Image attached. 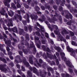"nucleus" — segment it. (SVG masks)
I'll return each instance as SVG.
<instances>
[{
  "label": "nucleus",
  "mask_w": 77,
  "mask_h": 77,
  "mask_svg": "<svg viewBox=\"0 0 77 77\" xmlns=\"http://www.w3.org/2000/svg\"><path fill=\"white\" fill-rule=\"evenodd\" d=\"M67 7L68 9H69V10H70V12H71V8H70L71 5H70L69 4V5H68Z\"/></svg>",
  "instance_id": "0e129e2a"
},
{
  "label": "nucleus",
  "mask_w": 77,
  "mask_h": 77,
  "mask_svg": "<svg viewBox=\"0 0 77 77\" xmlns=\"http://www.w3.org/2000/svg\"><path fill=\"white\" fill-rule=\"evenodd\" d=\"M42 56L43 57H44V59H47V55H46V54H45V52L43 53V54L42 55Z\"/></svg>",
  "instance_id": "473e14b6"
},
{
  "label": "nucleus",
  "mask_w": 77,
  "mask_h": 77,
  "mask_svg": "<svg viewBox=\"0 0 77 77\" xmlns=\"http://www.w3.org/2000/svg\"><path fill=\"white\" fill-rule=\"evenodd\" d=\"M35 62L37 63V64L38 65V66H41V64H40V63H39L38 62V60H35Z\"/></svg>",
  "instance_id": "603ef678"
},
{
  "label": "nucleus",
  "mask_w": 77,
  "mask_h": 77,
  "mask_svg": "<svg viewBox=\"0 0 77 77\" xmlns=\"http://www.w3.org/2000/svg\"><path fill=\"white\" fill-rule=\"evenodd\" d=\"M5 44H6L9 47H12V45H11V40H6L5 41Z\"/></svg>",
  "instance_id": "f8f14e48"
},
{
  "label": "nucleus",
  "mask_w": 77,
  "mask_h": 77,
  "mask_svg": "<svg viewBox=\"0 0 77 77\" xmlns=\"http://www.w3.org/2000/svg\"><path fill=\"white\" fill-rule=\"evenodd\" d=\"M12 30L13 32L18 33V29L16 27H14L13 28H12Z\"/></svg>",
  "instance_id": "f3484780"
},
{
  "label": "nucleus",
  "mask_w": 77,
  "mask_h": 77,
  "mask_svg": "<svg viewBox=\"0 0 77 77\" xmlns=\"http://www.w3.org/2000/svg\"><path fill=\"white\" fill-rule=\"evenodd\" d=\"M61 33L63 35H64V34H68L69 32L66 29H64L63 30V31H61Z\"/></svg>",
  "instance_id": "dca6fc26"
},
{
  "label": "nucleus",
  "mask_w": 77,
  "mask_h": 77,
  "mask_svg": "<svg viewBox=\"0 0 77 77\" xmlns=\"http://www.w3.org/2000/svg\"><path fill=\"white\" fill-rule=\"evenodd\" d=\"M24 6L25 8H26V9H28L29 8V6L27 5L26 4H25Z\"/></svg>",
  "instance_id": "69168bd1"
},
{
  "label": "nucleus",
  "mask_w": 77,
  "mask_h": 77,
  "mask_svg": "<svg viewBox=\"0 0 77 77\" xmlns=\"http://www.w3.org/2000/svg\"><path fill=\"white\" fill-rule=\"evenodd\" d=\"M9 65H10L11 67H13L14 66V63L12 62H11L9 63Z\"/></svg>",
  "instance_id": "a18cd8bd"
},
{
  "label": "nucleus",
  "mask_w": 77,
  "mask_h": 77,
  "mask_svg": "<svg viewBox=\"0 0 77 77\" xmlns=\"http://www.w3.org/2000/svg\"><path fill=\"white\" fill-rule=\"evenodd\" d=\"M54 49L56 50H57L58 52H60V49L57 46H55L54 47Z\"/></svg>",
  "instance_id": "cd10ccee"
},
{
  "label": "nucleus",
  "mask_w": 77,
  "mask_h": 77,
  "mask_svg": "<svg viewBox=\"0 0 77 77\" xmlns=\"http://www.w3.org/2000/svg\"><path fill=\"white\" fill-rule=\"evenodd\" d=\"M61 77H69V75L68 73H62L61 74Z\"/></svg>",
  "instance_id": "6ab92c4d"
},
{
  "label": "nucleus",
  "mask_w": 77,
  "mask_h": 77,
  "mask_svg": "<svg viewBox=\"0 0 77 77\" xmlns=\"http://www.w3.org/2000/svg\"><path fill=\"white\" fill-rule=\"evenodd\" d=\"M17 8H21V5L20 4H17Z\"/></svg>",
  "instance_id": "bf43d9fd"
},
{
  "label": "nucleus",
  "mask_w": 77,
  "mask_h": 77,
  "mask_svg": "<svg viewBox=\"0 0 77 77\" xmlns=\"http://www.w3.org/2000/svg\"><path fill=\"white\" fill-rule=\"evenodd\" d=\"M69 72H70V73H71V74H72V72H73V70H72V69H71L70 68H69Z\"/></svg>",
  "instance_id": "3c124183"
},
{
  "label": "nucleus",
  "mask_w": 77,
  "mask_h": 77,
  "mask_svg": "<svg viewBox=\"0 0 77 77\" xmlns=\"http://www.w3.org/2000/svg\"><path fill=\"white\" fill-rule=\"evenodd\" d=\"M62 2V1L61 0H56V3L57 5H59V3Z\"/></svg>",
  "instance_id": "c9c22d12"
},
{
  "label": "nucleus",
  "mask_w": 77,
  "mask_h": 77,
  "mask_svg": "<svg viewBox=\"0 0 77 77\" xmlns=\"http://www.w3.org/2000/svg\"><path fill=\"white\" fill-rule=\"evenodd\" d=\"M70 63H71L70 61H67L66 63L68 66H69L70 68H72V65H71Z\"/></svg>",
  "instance_id": "393cba45"
},
{
  "label": "nucleus",
  "mask_w": 77,
  "mask_h": 77,
  "mask_svg": "<svg viewBox=\"0 0 77 77\" xmlns=\"http://www.w3.org/2000/svg\"><path fill=\"white\" fill-rule=\"evenodd\" d=\"M6 12V11L5 10H3L2 11L0 12L1 14L2 15H3V16H5V13Z\"/></svg>",
  "instance_id": "7c9ffc66"
},
{
  "label": "nucleus",
  "mask_w": 77,
  "mask_h": 77,
  "mask_svg": "<svg viewBox=\"0 0 77 77\" xmlns=\"http://www.w3.org/2000/svg\"><path fill=\"white\" fill-rule=\"evenodd\" d=\"M32 43V44H30V47L31 48H35V45H34V44H33V42H31Z\"/></svg>",
  "instance_id": "2f4dec72"
},
{
  "label": "nucleus",
  "mask_w": 77,
  "mask_h": 77,
  "mask_svg": "<svg viewBox=\"0 0 77 77\" xmlns=\"http://www.w3.org/2000/svg\"><path fill=\"white\" fill-rule=\"evenodd\" d=\"M8 23L7 24V26L8 27H10L11 26V27H13V23H12L13 21L11 19H9L8 20Z\"/></svg>",
  "instance_id": "9d476101"
},
{
  "label": "nucleus",
  "mask_w": 77,
  "mask_h": 77,
  "mask_svg": "<svg viewBox=\"0 0 77 77\" xmlns=\"http://www.w3.org/2000/svg\"><path fill=\"white\" fill-rule=\"evenodd\" d=\"M45 34L46 38H49V35H48V33L45 32Z\"/></svg>",
  "instance_id": "de8ad7c7"
},
{
  "label": "nucleus",
  "mask_w": 77,
  "mask_h": 77,
  "mask_svg": "<svg viewBox=\"0 0 77 77\" xmlns=\"http://www.w3.org/2000/svg\"><path fill=\"white\" fill-rule=\"evenodd\" d=\"M11 6L12 8H13V9H17V7L15 6V5L14 3H12L11 4Z\"/></svg>",
  "instance_id": "c85d7f7f"
},
{
  "label": "nucleus",
  "mask_w": 77,
  "mask_h": 77,
  "mask_svg": "<svg viewBox=\"0 0 77 77\" xmlns=\"http://www.w3.org/2000/svg\"><path fill=\"white\" fill-rule=\"evenodd\" d=\"M21 69L23 71H26V69H25V68L23 66H21Z\"/></svg>",
  "instance_id": "338daca9"
},
{
  "label": "nucleus",
  "mask_w": 77,
  "mask_h": 77,
  "mask_svg": "<svg viewBox=\"0 0 77 77\" xmlns=\"http://www.w3.org/2000/svg\"><path fill=\"white\" fill-rule=\"evenodd\" d=\"M29 61L30 63H31V64H33V61L32 57H29Z\"/></svg>",
  "instance_id": "4be33fe9"
},
{
  "label": "nucleus",
  "mask_w": 77,
  "mask_h": 77,
  "mask_svg": "<svg viewBox=\"0 0 77 77\" xmlns=\"http://www.w3.org/2000/svg\"><path fill=\"white\" fill-rule=\"evenodd\" d=\"M47 18L48 19V20L50 23H55V21H56L57 20L56 17H52L51 18V19L49 17H48Z\"/></svg>",
  "instance_id": "20e7f679"
},
{
  "label": "nucleus",
  "mask_w": 77,
  "mask_h": 77,
  "mask_svg": "<svg viewBox=\"0 0 77 77\" xmlns=\"http://www.w3.org/2000/svg\"><path fill=\"white\" fill-rule=\"evenodd\" d=\"M17 15L18 14H17L14 16V17H13V19L14 20H17V17H18V16H17Z\"/></svg>",
  "instance_id": "774afa93"
},
{
  "label": "nucleus",
  "mask_w": 77,
  "mask_h": 77,
  "mask_svg": "<svg viewBox=\"0 0 77 77\" xmlns=\"http://www.w3.org/2000/svg\"><path fill=\"white\" fill-rule=\"evenodd\" d=\"M41 19L39 18L38 19V20L41 21V23H43V21H45L46 20V17H45L44 15H43L41 17Z\"/></svg>",
  "instance_id": "6e6552de"
},
{
  "label": "nucleus",
  "mask_w": 77,
  "mask_h": 77,
  "mask_svg": "<svg viewBox=\"0 0 77 77\" xmlns=\"http://www.w3.org/2000/svg\"><path fill=\"white\" fill-rule=\"evenodd\" d=\"M41 42L43 44H45L46 43V42L45 41V40L44 39H42L41 41Z\"/></svg>",
  "instance_id": "5fc2aeb1"
},
{
  "label": "nucleus",
  "mask_w": 77,
  "mask_h": 77,
  "mask_svg": "<svg viewBox=\"0 0 77 77\" xmlns=\"http://www.w3.org/2000/svg\"><path fill=\"white\" fill-rule=\"evenodd\" d=\"M53 8L55 10H57V7L56 5H54L53 6Z\"/></svg>",
  "instance_id": "79ce46f5"
},
{
  "label": "nucleus",
  "mask_w": 77,
  "mask_h": 77,
  "mask_svg": "<svg viewBox=\"0 0 77 77\" xmlns=\"http://www.w3.org/2000/svg\"><path fill=\"white\" fill-rule=\"evenodd\" d=\"M36 13L38 16H41L42 15V13L39 11H37Z\"/></svg>",
  "instance_id": "4c0bfd02"
},
{
  "label": "nucleus",
  "mask_w": 77,
  "mask_h": 77,
  "mask_svg": "<svg viewBox=\"0 0 77 77\" xmlns=\"http://www.w3.org/2000/svg\"><path fill=\"white\" fill-rule=\"evenodd\" d=\"M48 71V72H50V71L51 72L52 74H53L54 73V70H53V69L51 68V67H47Z\"/></svg>",
  "instance_id": "4468645a"
},
{
  "label": "nucleus",
  "mask_w": 77,
  "mask_h": 77,
  "mask_svg": "<svg viewBox=\"0 0 77 77\" xmlns=\"http://www.w3.org/2000/svg\"><path fill=\"white\" fill-rule=\"evenodd\" d=\"M64 12L65 14H66L65 15V17L67 19H72V15L71 13L67 11L64 10Z\"/></svg>",
  "instance_id": "7ed1b4c3"
},
{
  "label": "nucleus",
  "mask_w": 77,
  "mask_h": 77,
  "mask_svg": "<svg viewBox=\"0 0 77 77\" xmlns=\"http://www.w3.org/2000/svg\"><path fill=\"white\" fill-rule=\"evenodd\" d=\"M30 17L32 20H37L38 18V17L36 15H34L33 16V15L31 14L30 15Z\"/></svg>",
  "instance_id": "9b49d317"
},
{
  "label": "nucleus",
  "mask_w": 77,
  "mask_h": 77,
  "mask_svg": "<svg viewBox=\"0 0 77 77\" xmlns=\"http://www.w3.org/2000/svg\"><path fill=\"white\" fill-rule=\"evenodd\" d=\"M27 77H32L33 76L32 73L30 70H29L27 71Z\"/></svg>",
  "instance_id": "ddd939ff"
},
{
  "label": "nucleus",
  "mask_w": 77,
  "mask_h": 77,
  "mask_svg": "<svg viewBox=\"0 0 77 77\" xmlns=\"http://www.w3.org/2000/svg\"><path fill=\"white\" fill-rule=\"evenodd\" d=\"M60 40L61 41H63V37L62 36H60Z\"/></svg>",
  "instance_id": "4d7b16f0"
},
{
  "label": "nucleus",
  "mask_w": 77,
  "mask_h": 77,
  "mask_svg": "<svg viewBox=\"0 0 77 77\" xmlns=\"http://www.w3.org/2000/svg\"><path fill=\"white\" fill-rule=\"evenodd\" d=\"M46 54L48 58H49L50 59H52V54H49L48 53L46 52Z\"/></svg>",
  "instance_id": "412c9836"
},
{
  "label": "nucleus",
  "mask_w": 77,
  "mask_h": 77,
  "mask_svg": "<svg viewBox=\"0 0 77 77\" xmlns=\"http://www.w3.org/2000/svg\"><path fill=\"white\" fill-rule=\"evenodd\" d=\"M20 31L19 32V34L20 35H23L24 33V29H20Z\"/></svg>",
  "instance_id": "bb28decb"
},
{
  "label": "nucleus",
  "mask_w": 77,
  "mask_h": 77,
  "mask_svg": "<svg viewBox=\"0 0 77 77\" xmlns=\"http://www.w3.org/2000/svg\"><path fill=\"white\" fill-rule=\"evenodd\" d=\"M0 50L2 51H3L4 54L5 55H7V54L6 53V50H5L3 48L0 47Z\"/></svg>",
  "instance_id": "b1692460"
},
{
  "label": "nucleus",
  "mask_w": 77,
  "mask_h": 77,
  "mask_svg": "<svg viewBox=\"0 0 77 77\" xmlns=\"http://www.w3.org/2000/svg\"><path fill=\"white\" fill-rule=\"evenodd\" d=\"M60 56H61V58L62 59V60L64 59V62H66V61L67 59L66 58V57H65V53L63 52V53L62 52L60 53Z\"/></svg>",
  "instance_id": "0eeeda50"
},
{
  "label": "nucleus",
  "mask_w": 77,
  "mask_h": 77,
  "mask_svg": "<svg viewBox=\"0 0 77 77\" xmlns=\"http://www.w3.org/2000/svg\"><path fill=\"white\" fill-rule=\"evenodd\" d=\"M28 29L29 31H32V26H29L28 27Z\"/></svg>",
  "instance_id": "e2e57ef3"
},
{
  "label": "nucleus",
  "mask_w": 77,
  "mask_h": 77,
  "mask_svg": "<svg viewBox=\"0 0 77 77\" xmlns=\"http://www.w3.org/2000/svg\"><path fill=\"white\" fill-rule=\"evenodd\" d=\"M70 33L71 36H74V33L73 32L70 31Z\"/></svg>",
  "instance_id": "09e8293b"
},
{
  "label": "nucleus",
  "mask_w": 77,
  "mask_h": 77,
  "mask_svg": "<svg viewBox=\"0 0 77 77\" xmlns=\"http://www.w3.org/2000/svg\"><path fill=\"white\" fill-rule=\"evenodd\" d=\"M46 51L47 52H49V53H51V50L50 49V48H47L46 49Z\"/></svg>",
  "instance_id": "13d9d810"
},
{
  "label": "nucleus",
  "mask_w": 77,
  "mask_h": 77,
  "mask_svg": "<svg viewBox=\"0 0 77 77\" xmlns=\"http://www.w3.org/2000/svg\"><path fill=\"white\" fill-rule=\"evenodd\" d=\"M42 48L44 50H46V47H45V46L43 45H42Z\"/></svg>",
  "instance_id": "680f3d73"
},
{
  "label": "nucleus",
  "mask_w": 77,
  "mask_h": 77,
  "mask_svg": "<svg viewBox=\"0 0 77 77\" xmlns=\"http://www.w3.org/2000/svg\"><path fill=\"white\" fill-rule=\"evenodd\" d=\"M58 9L59 11L61 12V11H62V10H63V8H62V7L61 6H60Z\"/></svg>",
  "instance_id": "8fccbe9b"
},
{
  "label": "nucleus",
  "mask_w": 77,
  "mask_h": 77,
  "mask_svg": "<svg viewBox=\"0 0 77 77\" xmlns=\"http://www.w3.org/2000/svg\"><path fill=\"white\" fill-rule=\"evenodd\" d=\"M26 38L27 39V40H29L30 39H29V34H27L26 35Z\"/></svg>",
  "instance_id": "ea45409f"
},
{
  "label": "nucleus",
  "mask_w": 77,
  "mask_h": 77,
  "mask_svg": "<svg viewBox=\"0 0 77 77\" xmlns=\"http://www.w3.org/2000/svg\"><path fill=\"white\" fill-rule=\"evenodd\" d=\"M22 51L25 54H28V52L27 49H24V48L22 49Z\"/></svg>",
  "instance_id": "a878e982"
},
{
  "label": "nucleus",
  "mask_w": 77,
  "mask_h": 77,
  "mask_svg": "<svg viewBox=\"0 0 77 77\" xmlns=\"http://www.w3.org/2000/svg\"><path fill=\"white\" fill-rule=\"evenodd\" d=\"M66 49L68 52L71 53L70 54L71 56H72L74 57H75V52L77 53V49L76 51L74 50L73 49L70 48V47L69 46H67Z\"/></svg>",
  "instance_id": "f03ea898"
},
{
  "label": "nucleus",
  "mask_w": 77,
  "mask_h": 77,
  "mask_svg": "<svg viewBox=\"0 0 77 77\" xmlns=\"http://www.w3.org/2000/svg\"><path fill=\"white\" fill-rule=\"evenodd\" d=\"M58 19L61 23H62V16L61 15H60Z\"/></svg>",
  "instance_id": "58836bf2"
},
{
  "label": "nucleus",
  "mask_w": 77,
  "mask_h": 77,
  "mask_svg": "<svg viewBox=\"0 0 77 77\" xmlns=\"http://www.w3.org/2000/svg\"><path fill=\"white\" fill-rule=\"evenodd\" d=\"M41 8L42 10L43 11H44V10H45V7H44V6L42 5L41 6Z\"/></svg>",
  "instance_id": "052dcab7"
},
{
  "label": "nucleus",
  "mask_w": 77,
  "mask_h": 77,
  "mask_svg": "<svg viewBox=\"0 0 77 77\" xmlns=\"http://www.w3.org/2000/svg\"><path fill=\"white\" fill-rule=\"evenodd\" d=\"M35 9L36 12H37L39 11L40 8H39V7L38 6H36L35 8Z\"/></svg>",
  "instance_id": "72a5a7b5"
},
{
  "label": "nucleus",
  "mask_w": 77,
  "mask_h": 77,
  "mask_svg": "<svg viewBox=\"0 0 77 77\" xmlns=\"http://www.w3.org/2000/svg\"><path fill=\"white\" fill-rule=\"evenodd\" d=\"M0 69L3 72H6L8 71V69L5 68L4 65H0Z\"/></svg>",
  "instance_id": "423d86ee"
},
{
  "label": "nucleus",
  "mask_w": 77,
  "mask_h": 77,
  "mask_svg": "<svg viewBox=\"0 0 77 77\" xmlns=\"http://www.w3.org/2000/svg\"><path fill=\"white\" fill-rule=\"evenodd\" d=\"M45 8H47V9L49 11V12H50V11H52L51 9L50 8V5H48L47 4H46L45 5Z\"/></svg>",
  "instance_id": "2eb2a0df"
},
{
  "label": "nucleus",
  "mask_w": 77,
  "mask_h": 77,
  "mask_svg": "<svg viewBox=\"0 0 77 77\" xmlns=\"http://www.w3.org/2000/svg\"><path fill=\"white\" fill-rule=\"evenodd\" d=\"M74 23V21L71 20L67 22L66 24L67 25H68L69 26H71V24L72 23Z\"/></svg>",
  "instance_id": "5701e85b"
},
{
  "label": "nucleus",
  "mask_w": 77,
  "mask_h": 77,
  "mask_svg": "<svg viewBox=\"0 0 77 77\" xmlns=\"http://www.w3.org/2000/svg\"><path fill=\"white\" fill-rule=\"evenodd\" d=\"M29 69L30 70V71H33V72L34 73H37L38 72V70L36 69V68L35 67H32L31 66H29Z\"/></svg>",
  "instance_id": "1a4fd4ad"
},
{
  "label": "nucleus",
  "mask_w": 77,
  "mask_h": 77,
  "mask_svg": "<svg viewBox=\"0 0 77 77\" xmlns=\"http://www.w3.org/2000/svg\"><path fill=\"white\" fill-rule=\"evenodd\" d=\"M39 71L40 72V75H42V74H43L44 73V72H43V70L40 69L39 70Z\"/></svg>",
  "instance_id": "c03bdc74"
},
{
  "label": "nucleus",
  "mask_w": 77,
  "mask_h": 77,
  "mask_svg": "<svg viewBox=\"0 0 77 77\" xmlns=\"http://www.w3.org/2000/svg\"><path fill=\"white\" fill-rule=\"evenodd\" d=\"M56 62L57 65H58L59 64V61L58 59H57L56 60Z\"/></svg>",
  "instance_id": "6e6d98bb"
},
{
  "label": "nucleus",
  "mask_w": 77,
  "mask_h": 77,
  "mask_svg": "<svg viewBox=\"0 0 77 77\" xmlns=\"http://www.w3.org/2000/svg\"><path fill=\"white\" fill-rule=\"evenodd\" d=\"M11 0H5L4 3L5 6H7L8 8L10 7L9 3L11 2Z\"/></svg>",
  "instance_id": "39448f33"
},
{
  "label": "nucleus",
  "mask_w": 77,
  "mask_h": 77,
  "mask_svg": "<svg viewBox=\"0 0 77 77\" xmlns=\"http://www.w3.org/2000/svg\"><path fill=\"white\" fill-rule=\"evenodd\" d=\"M18 53L21 56L23 57V53L22 51H19Z\"/></svg>",
  "instance_id": "37998d69"
},
{
  "label": "nucleus",
  "mask_w": 77,
  "mask_h": 77,
  "mask_svg": "<svg viewBox=\"0 0 77 77\" xmlns=\"http://www.w3.org/2000/svg\"><path fill=\"white\" fill-rule=\"evenodd\" d=\"M25 45L28 47H29V42L27 41H25Z\"/></svg>",
  "instance_id": "c756f323"
},
{
  "label": "nucleus",
  "mask_w": 77,
  "mask_h": 77,
  "mask_svg": "<svg viewBox=\"0 0 77 77\" xmlns=\"http://www.w3.org/2000/svg\"><path fill=\"white\" fill-rule=\"evenodd\" d=\"M0 60H1V61H2L5 63H7V61H6V60L2 57H0Z\"/></svg>",
  "instance_id": "aec40b11"
},
{
  "label": "nucleus",
  "mask_w": 77,
  "mask_h": 77,
  "mask_svg": "<svg viewBox=\"0 0 77 77\" xmlns=\"http://www.w3.org/2000/svg\"><path fill=\"white\" fill-rule=\"evenodd\" d=\"M11 12L9 11H8V14L9 16H10V17H13V15H14V13L12 11H11Z\"/></svg>",
  "instance_id": "a211bd4d"
},
{
  "label": "nucleus",
  "mask_w": 77,
  "mask_h": 77,
  "mask_svg": "<svg viewBox=\"0 0 77 77\" xmlns=\"http://www.w3.org/2000/svg\"><path fill=\"white\" fill-rule=\"evenodd\" d=\"M17 17H19V20L20 21H21L22 20V17H21V16L19 15H17Z\"/></svg>",
  "instance_id": "a19ab883"
},
{
  "label": "nucleus",
  "mask_w": 77,
  "mask_h": 77,
  "mask_svg": "<svg viewBox=\"0 0 77 77\" xmlns=\"http://www.w3.org/2000/svg\"><path fill=\"white\" fill-rule=\"evenodd\" d=\"M49 29H50L51 31H53V28L51 27V25L50 24H48L47 25Z\"/></svg>",
  "instance_id": "e433bc0d"
},
{
  "label": "nucleus",
  "mask_w": 77,
  "mask_h": 77,
  "mask_svg": "<svg viewBox=\"0 0 77 77\" xmlns=\"http://www.w3.org/2000/svg\"><path fill=\"white\" fill-rule=\"evenodd\" d=\"M72 3L74 6H77V3L75 2L74 1H72Z\"/></svg>",
  "instance_id": "864d4df0"
},
{
  "label": "nucleus",
  "mask_w": 77,
  "mask_h": 77,
  "mask_svg": "<svg viewBox=\"0 0 77 77\" xmlns=\"http://www.w3.org/2000/svg\"><path fill=\"white\" fill-rule=\"evenodd\" d=\"M71 44L72 45H74L75 46H77V44L74 41H72L71 42Z\"/></svg>",
  "instance_id": "f704fd0d"
},
{
  "label": "nucleus",
  "mask_w": 77,
  "mask_h": 77,
  "mask_svg": "<svg viewBox=\"0 0 77 77\" xmlns=\"http://www.w3.org/2000/svg\"><path fill=\"white\" fill-rule=\"evenodd\" d=\"M15 59H18L20 62L21 63L23 62L24 65L26 66V67H29L30 66L29 63L26 61V59L25 57H23L22 59L23 60H22L21 59V57L20 55H17L15 57Z\"/></svg>",
  "instance_id": "f257e3e1"
},
{
  "label": "nucleus",
  "mask_w": 77,
  "mask_h": 77,
  "mask_svg": "<svg viewBox=\"0 0 77 77\" xmlns=\"http://www.w3.org/2000/svg\"><path fill=\"white\" fill-rule=\"evenodd\" d=\"M35 33L36 35L38 36H41V34H40V33H39V32L36 31Z\"/></svg>",
  "instance_id": "49530a36"
}]
</instances>
